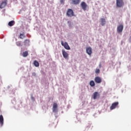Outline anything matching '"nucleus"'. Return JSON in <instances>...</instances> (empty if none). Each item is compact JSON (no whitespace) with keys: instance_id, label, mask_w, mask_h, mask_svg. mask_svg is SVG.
<instances>
[{"instance_id":"1","label":"nucleus","mask_w":131,"mask_h":131,"mask_svg":"<svg viewBox=\"0 0 131 131\" xmlns=\"http://www.w3.org/2000/svg\"><path fill=\"white\" fill-rule=\"evenodd\" d=\"M116 5L117 8H122L124 6L123 0H116Z\"/></svg>"},{"instance_id":"2","label":"nucleus","mask_w":131,"mask_h":131,"mask_svg":"<svg viewBox=\"0 0 131 131\" xmlns=\"http://www.w3.org/2000/svg\"><path fill=\"white\" fill-rule=\"evenodd\" d=\"M67 15L68 16V17H73V16H74V12H73V10L71 9H68Z\"/></svg>"},{"instance_id":"3","label":"nucleus","mask_w":131,"mask_h":131,"mask_svg":"<svg viewBox=\"0 0 131 131\" xmlns=\"http://www.w3.org/2000/svg\"><path fill=\"white\" fill-rule=\"evenodd\" d=\"M8 4V0H4L0 4V9H4Z\"/></svg>"},{"instance_id":"4","label":"nucleus","mask_w":131,"mask_h":131,"mask_svg":"<svg viewBox=\"0 0 131 131\" xmlns=\"http://www.w3.org/2000/svg\"><path fill=\"white\" fill-rule=\"evenodd\" d=\"M61 46L64 47V49L66 50H70V47H69V45H68V43L67 42H63V41H61Z\"/></svg>"},{"instance_id":"5","label":"nucleus","mask_w":131,"mask_h":131,"mask_svg":"<svg viewBox=\"0 0 131 131\" xmlns=\"http://www.w3.org/2000/svg\"><path fill=\"white\" fill-rule=\"evenodd\" d=\"M80 6L82 10H83V11H86V8H88V5L86 4V3H85V2H82L80 4Z\"/></svg>"},{"instance_id":"6","label":"nucleus","mask_w":131,"mask_h":131,"mask_svg":"<svg viewBox=\"0 0 131 131\" xmlns=\"http://www.w3.org/2000/svg\"><path fill=\"white\" fill-rule=\"evenodd\" d=\"M53 112L54 113H56V112H58V104H57L56 103H54L53 104Z\"/></svg>"},{"instance_id":"7","label":"nucleus","mask_w":131,"mask_h":131,"mask_svg":"<svg viewBox=\"0 0 131 131\" xmlns=\"http://www.w3.org/2000/svg\"><path fill=\"white\" fill-rule=\"evenodd\" d=\"M123 30V25H120L117 27V31L118 33H121Z\"/></svg>"},{"instance_id":"8","label":"nucleus","mask_w":131,"mask_h":131,"mask_svg":"<svg viewBox=\"0 0 131 131\" xmlns=\"http://www.w3.org/2000/svg\"><path fill=\"white\" fill-rule=\"evenodd\" d=\"M86 52L89 55V56H91L92 55V54L93 53V50L92 49V48H91V47L86 48Z\"/></svg>"},{"instance_id":"9","label":"nucleus","mask_w":131,"mask_h":131,"mask_svg":"<svg viewBox=\"0 0 131 131\" xmlns=\"http://www.w3.org/2000/svg\"><path fill=\"white\" fill-rule=\"evenodd\" d=\"M62 53L63 58H64V59H68L69 55L68 54V53L66 52V51H65L64 50H62Z\"/></svg>"},{"instance_id":"10","label":"nucleus","mask_w":131,"mask_h":131,"mask_svg":"<svg viewBox=\"0 0 131 131\" xmlns=\"http://www.w3.org/2000/svg\"><path fill=\"white\" fill-rule=\"evenodd\" d=\"M97 98H100V94L99 93L95 92L93 93V99L96 100Z\"/></svg>"},{"instance_id":"11","label":"nucleus","mask_w":131,"mask_h":131,"mask_svg":"<svg viewBox=\"0 0 131 131\" xmlns=\"http://www.w3.org/2000/svg\"><path fill=\"white\" fill-rule=\"evenodd\" d=\"M73 5H79L80 0H71Z\"/></svg>"},{"instance_id":"12","label":"nucleus","mask_w":131,"mask_h":131,"mask_svg":"<svg viewBox=\"0 0 131 131\" xmlns=\"http://www.w3.org/2000/svg\"><path fill=\"white\" fill-rule=\"evenodd\" d=\"M100 23L102 26H104L106 24V19L103 18H100Z\"/></svg>"},{"instance_id":"13","label":"nucleus","mask_w":131,"mask_h":131,"mask_svg":"<svg viewBox=\"0 0 131 131\" xmlns=\"http://www.w3.org/2000/svg\"><path fill=\"white\" fill-rule=\"evenodd\" d=\"M0 124L1 126L4 125V117L2 115H0Z\"/></svg>"},{"instance_id":"14","label":"nucleus","mask_w":131,"mask_h":131,"mask_svg":"<svg viewBox=\"0 0 131 131\" xmlns=\"http://www.w3.org/2000/svg\"><path fill=\"white\" fill-rule=\"evenodd\" d=\"M95 82H102V79L100 77H96L95 78Z\"/></svg>"},{"instance_id":"15","label":"nucleus","mask_w":131,"mask_h":131,"mask_svg":"<svg viewBox=\"0 0 131 131\" xmlns=\"http://www.w3.org/2000/svg\"><path fill=\"white\" fill-rule=\"evenodd\" d=\"M30 42V40L29 39H26L24 41V46H29V43Z\"/></svg>"},{"instance_id":"16","label":"nucleus","mask_w":131,"mask_h":131,"mask_svg":"<svg viewBox=\"0 0 131 131\" xmlns=\"http://www.w3.org/2000/svg\"><path fill=\"white\" fill-rule=\"evenodd\" d=\"M19 37L21 39H23L25 38V37H26V36H25V34H24V33H20L19 34Z\"/></svg>"},{"instance_id":"17","label":"nucleus","mask_w":131,"mask_h":131,"mask_svg":"<svg viewBox=\"0 0 131 131\" xmlns=\"http://www.w3.org/2000/svg\"><path fill=\"white\" fill-rule=\"evenodd\" d=\"M33 64L35 67H38L39 66V63L37 60H35L33 62Z\"/></svg>"},{"instance_id":"18","label":"nucleus","mask_w":131,"mask_h":131,"mask_svg":"<svg viewBox=\"0 0 131 131\" xmlns=\"http://www.w3.org/2000/svg\"><path fill=\"white\" fill-rule=\"evenodd\" d=\"M28 56V51H25L23 53V57H27Z\"/></svg>"},{"instance_id":"19","label":"nucleus","mask_w":131,"mask_h":131,"mask_svg":"<svg viewBox=\"0 0 131 131\" xmlns=\"http://www.w3.org/2000/svg\"><path fill=\"white\" fill-rule=\"evenodd\" d=\"M14 23H15V21L14 20H12L8 23V25L9 26H13Z\"/></svg>"},{"instance_id":"20","label":"nucleus","mask_w":131,"mask_h":131,"mask_svg":"<svg viewBox=\"0 0 131 131\" xmlns=\"http://www.w3.org/2000/svg\"><path fill=\"white\" fill-rule=\"evenodd\" d=\"M16 45L17 46V47H22V43L20 41H18L16 42Z\"/></svg>"},{"instance_id":"21","label":"nucleus","mask_w":131,"mask_h":131,"mask_svg":"<svg viewBox=\"0 0 131 131\" xmlns=\"http://www.w3.org/2000/svg\"><path fill=\"white\" fill-rule=\"evenodd\" d=\"M111 110H113V109H115V102H114L112 106L110 107Z\"/></svg>"},{"instance_id":"22","label":"nucleus","mask_w":131,"mask_h":131,"mask_svg":"<svg viewBox=\"0 0 131 131\" xmlns=\"http://www.w3.org/2000/svg\"><path fill=\"white\" fill-rule=\"evenodd\" d=\"M95 73H97V74L100 73V69H96L95 71Z\"/></svg>"},{"instance_id":"23","label":"nucleus","mask_w":131,"mask_h":131,"mask_svg":"<svg viewBox=\"0 0 131 131\" xmlns=\"http://www.w3.org/2000/svg\"><path fill=\"white\" fill-rule=\"evenodd\" d=\"M90 84L91 86H95V82H90Z\"/></svg>"},{"instance_id":"24","label":"nucleus","mask_w":131,"mask_h":131,"mask_svg":"<svg viewBox=\"0 0 131 131\" xmlns=\"http://www.w3.org/2000/svg\"><path fill=\"white\" fill-rule=\"evenodd\" d=\"M118 102H115V107H116V106H118Z\"/></svg>"},{"instance_id":"25","label":"nucleus","mask_w":131,"mask_h":131,"mask_svg":"<svg viewBox=\"0 0 131 131\" xmlns=\"http://www.w3.org/2000/svg\"><path fill=\"white\" fill-rule=\"evenodd\" d=\"M32 76H36V74L35 73H32Z\"/></svg>"},{"instance_id":"26","label":"nucleus","mask_w":131,"mask_h":131,"mask_svg":"<svg viewBox=\"0 0 131 131\" xmlns=\"http://www.w3.org/2000/svg\"><path fill=\"white\" fill-rule=\"evenodd\" d=\"M65 0H60V3H61V4H64V1Z\"/></svg>"},{"instance_id":"27","label":"nucleus","mask_w":131,"mask_h":131,"mask_svg":"<svg viewBox=\"0 0 131 131\" xmlns=\"http://www.w3.org/2000/svg\"><path fill=\"white\" fill-rule=\"evenodd\" d=\"M90 82H95L93 80L90 81Z\"/></svg>"},{"instance_id":"28","label":"nucleus","mask_w":131,"mask_h":131,"mask_svg":"<svg viewBox=\"0 0 131 131\" xmlns=\"http://www.w3.org/2000/svg\"><path fill=\"white\" fill-rule=\"evenodd\" d=\"M100 67H101V64L99 65Z\"/></svg>"}]
</instances>
